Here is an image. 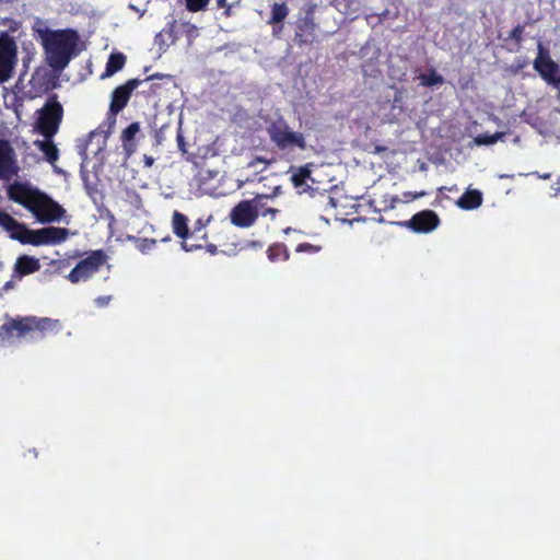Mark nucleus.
Returning <instances> with one entry per match:
<instances>
[{
  "label": "nucleus",
  "instance_id": "obj_2",
  "mask_svg": "<svg viewBox=\"0 0 560 560\" xmlns=\"http://www.w3.org/2000/svg\"><path fill=\"white\" fill-rule=\"evenodd\" d=\"M9 196L30 210L42 223L59 222L65 217L66 210L58 202L30 184H12Z\"/></svg>",
  "mask_w": 560,
  "mask_h": 560
},
{
  "label": "nucleus",
  "instance_id": "obj_22",
  "mask_svg": "<svg viewBox=\"0 0 560 560\" xmlns=\"http://www.w3.org/2000/svg\"><path fill=\"white\" fill-rule=\"evenodd\" d=\"M288 15V8L284 3H275L271 10L269 24L281 23Z\"/></svg>",
  "mask_w": 560,
  "mask_h": 560
},
{
  "label": "nucleus",
  "instance_id": "obj_14",
  "mask_svg": "<svg viewBox=\"0 0 560 560\" xmlns=\"http://www.w3.org/2000/svg\"><path fill=\"white\" fill-rule=\"evenodd\" d=\"M52 137H44L43 140H36L34 145L43 153L44 160L48 162L56 173H61V170L56 165L59 159V149L51 140Z\"/></svg>",
  "mask_w": 560,
  "mask_h": 560
},
{
  "label": "nucleus",
  "instance_id": "obj_35",
  "mask_svg": "<svg viewBox=\"0 0 560 560\" xmlns=\"http://www.w3.org/2000/svg\"><path fill=\"white\" fill-rule=\"evenodd\" d=\"M327 205H328L330 208H336V207H337V201H336V199H335V198H332V197H328Z\"/></svg>",
  "mask_w": 560,
  "mask_h": 560
},
{
  "label": "nucleus",
  "instance_id": "obj_28",
  "mask_svg": "<svg viewBox=\"0 0 560 560\" xmlns=\"http://www.w3.org/2000/svg\"><path fill=\"white\" fill-rule=\"evenodd\" d=\"M266 165H267V162H266L265 160H262V159H259V158H258V159H256V160H254V161H252V162L248 164V166H249V167H253V168H255V170H257L259 166H261V167L259 168V171H262V170L266 167Z\"/></svg>",
  "mask_w": 560,
  "mask_h": 560
},
{
  "label": "nucleus",
  "instance_id": "obj_42",
  "mask_svg": "<svg viewBox=\"0 0 560 560\" xmlns=\"http://www.w3.org/2000/svg\"><path fill=\"white\" fill-rule=\"evenodd\" d=\"M291 231H292V230H291L290 228H288V229H285V230H284V233H287V234H288V233H289V232H291Z\"/></svg>",
  "mask_w": 560,
  "mask_h": 560
},
{
  "label": "nucleus",
  "instance_id": "obj_26",
  "mask_svg": "<svg viewBox=\"0 0 560 560\" xmlns=\"http://www.w3.org/2000/svg\"><path fill=\"white\" fill-rule=\"evenodd\" d=\"M208 3L209 0H186V7L191 12L203 10Z\"/></svg>",
  "mask_w": 560,
  "mask_h": 560
},
{
  "label": "nucleus",
  "instance_id": "obj_33",
  "mask_svg": "<svg viewBox=\"0 0 560 560\" xmlns=\"http://www.w3.org/2000/svg\"><path fill=\"white\" fill-rule=\"evenodd\" d=\"M206 226V223L202 221V220H197L196 223H195V230L196 231H201L202 229H205Z\"/></svg>",
  "mask_w": 560,
  "mask_h": 560
},
{
  "label": "nucleus",
  "instance_id": "obj_24",
  "mask_svg": "<svg viewBox=\"0 0 560 560\" xmlns=\"http://www.w3.org/2000/svg\"><path fill=\"white\" fill-rule=\"evenodd\" d=\"M420 84L424 86H433L441 84L443 82V79L441 75L435 73L434 71L430 73H423L419 75Z\"/></svg>",
  "mask_w": 560,
  "mask_h": 560
},
{
  "label": "nucleus",
  "instance_id": "obj_19",
  "mask_svg": "<svg viewBox=\"0 0 560 560\" xmlns=\"http://www.w3.org/2000/svg\"><path fill=\"white\" fill-rule=\"evenodd\" d=\"M125 61L126 58L122 54H112L106 65V71L102 78L112 77L114 73L121 70Z\"/></svg>",
  "mask_w": 560,
  "mask_h": 560
},
{
  "label": "nucleus",
  "instance_id": "obj_31",
  "mask_svg": "<svg viewBox=\"0 0 560 560\" xmlns=\"http://www.w3.org/2000/svg\"><path fill=\"white\" fill-rule=\"evenodd\" d=\"M424 195H425L424 191H420L418 194L407 192L404 196H405L406 200L409 201L410 199H416V198L422 197Z\"/></svg>",
  "mask_w": 560,
  "mask_h": 560
},
{
  "label": "nucleus",
  "instance_id": "obj_39",
  "mask_svg": "<svg viewBox=\"0 0 560 560\" xmlns=\"http://www.w3.org/2000/svg\"><path fill=\"white\" fill-rule=\"evenodd\" d=\"M541 179H549L550 178V174L549 173H546V174H542L539 176Z\"/></svg>",
  "mask_w": 560,
  "mask_h": 560
},
{
  "label": "nucleus",
  "instance_id": "obj_34",
  "mask_svg": "<svg viewBox=\"0 0 560 560\" xmlns=\"http://www.w3.org/2000/svg\"><path fill=\"white\" fill-rule=\"evenodd\" d=\"M0 222L5 224L8 222H13V220L9 215H4L0 213Z\"/></svg>",
  "mask_w": 560,
  "mask_h": 560
},
{
  "label": "nucleus",
  "instance_id": "obj_32",
  "mask_svg": "<svg viewBox=\"0 0 560 560\" xmlns=\"http://www.w3.org/2000/svg\"><path fill=\"white\" fill-rule=\"evenodd\" d=\"M143 160H144V165L147 167H151L153 165V163H154V159L152 156H150V155H144Z\"/></svg>",
  "mask_w": 560,
  "mask_h": 560
},
{
  "label": "nucleus",
  "instance_id": "obj_15",
  "mask_svg": "<svg viewBox=\"0 0 560 560\" xmlns=\"http://www.w3.org/2000/svg\"><path fill=\"white\" fill-rule=\"evenodd\" d=\"M13 173H15L13 150L7 141L0 140V175L7 177Z\"/></svg>",
  "mask_w": 560,
  "mask_h": 560
},
{
  "label": "nucleus",
  "instance_id": "obj_27",
  "mask_svg": "<svg viewBox=\"0 0 560 560\" xmlns=\"http://www.w3.org/2000/svg\"><path fill=\"white\" fill-rule=\"evenodd\" d=\"M322 249L320 246H317V245H312V244H308V243H302V244H299L295 248V250L298 253H304V252H307V253H311V254H315V253H318L319 250Z\"/></svg>",
  "mask_w": 560,
  "mask_h": 560
},
{
  "label": "nucleus",
  "instance_id": "obj_16",
  "mask_svg": "<svg viewBox=\"0 0 560 560\" xmlns=\"http://www.w3.org/2000/svg\"><path fill=\"white\" fill-rule=\"evenodd\" d=\"M482 194L477 189H468L457 201L456 205L464 210H474L481 206Z\"/></svg>",
  "mask_w": 560,
  "mask_h": 560
},
{
  "label": "nucleus",
  "instance_id": "obj_3",
  "mask_svg": "<svg viewBox=\"0 0 560 560\" xmlns=\"http://www.w3.org/2000/svg\"><path fill=\"white\" fill-rule=\"evenodd\" d=\"M59 324L49 318H23L10 319L3 326L8 339L34 337L35 334L57 330Z\"/></svg>",
  "mask_w": 560,
  "mask_h": 560
},
{
  "label": "nucleus",
  "instance_id": "obj_23",
  "mask_svg": "<svg viewBox=\"0 0 560 560\" xmlns=\"http://www.w3.org/2000/svg\"><path fill=\"white\" fill-rule=\"evenodd\" d=\"M505 136L504 132H495L493 135H479L474 138V143L476 145H492L501 140Z\"/></svg>",
  "mask_w": 560,
  "mask_h": 560
},
{
  "label": "nucleus",
  "instance_id": "obj_13",
  "mask_svg": "<svg viewBox=\"0 0 560 560\" xmlns=\"http://www.w3.org/2000/svg\"><path fill=\"white\" fill-rule=\"evenodd\" d=\"M38 231V246L40 245H56L65 242L70 232L65 228H43Z\"/></svg>",
  "mask_w": 560,
  "mask_h": 560
},
{
  "label": "nucleus",
  "instance_id": "obj_21",
  "mask_svg": "<svg viewBox=\"0 0 560 560\" xmlns=\"http://www.w3.org/2000/svg\"><path fill=\"white\" fill-rule=\"evenodd\" d=\"M291 179L295 187H302L304 184H307L308 180H312V183L314 182L311 178V171L308 166L300 167L292 174Z\"/></svg>",
  "mask_w": 560,
  "mask_h": 560
},
{
  "label": "nucleus",
  "instance_id": "obj_5",
  "mask_svg": "<svg viewBox=\"0 0 560 560\" xmlns=\"http://www.w3.org/2000/svg\"><path fill=\"white\" fill-rule=\"evenodd\" d=\"M106 262V257L101 250L92 252L81 259L66 277L71 283L77 284L90 280Z\"/></svg>",
  "mask_w": 560,
  "mask_h": 560
},
{
  "label": "nucleus",
  "instance_id": "obj_1",
  "mask_svg": "<svg viewBox=\"0 0 560 560\" xmlns=\"http://www.w3.org/2000/svg\"><path fill=\"white\" fill-rule=\"evenodd\" d=\"M33 30L44 48L46 62L55 70L65 69L74 54L77 33L71 30H50L40 20L35 22Z\"/></svg>",
  "mask_w": 560,
  "mask_h": 560
},
{
  "label": "nucleus",
  "instance_id": "obj_12",
  "mask_svg": "<svg viewBox=\"0 0 560 560\" xmlns=\"http://www.w3.org/2000/svg\"><path fill=\"white\" fill-rule=\"evenodd\" d=\"M172 228H173V232L182 240H186L188 237V234H189L188 219L183 213H180L178 211H175L173 213ZM200 247H201L200 245H189L185 241L182 242V248L185 252H192Z\"/></svg>",
  "mask_w": 560,
  "mask_h": 560
},
{
  "label": "nucleus",
  "instance_id": "obj_36",
  "mask_svg": "<svg viewBox=\"0 0 560 560\" xmlns=\"http://www.w3.org/2000/svg\"><path fill=\"white\" fill-rule=\"evenodd\" d=\"M276 212H277V210H276V209L269 208V209H267L262 214H264V215H266V214H272V215H273Z\"/></svg>",
  "mask_w": 560,
  "mask_h": 560
},
{
  "label": "nucleus",
  "instance_id": "obj_9",
  "mask_svg": "<svg viewBox=\"0 0 560 560\" xmlns=\"http://www.w3.org/2000/svg\"><path fill=\"white\" fill-rule=\"evenodd\" d=\"M534 69L549 85L556 88L560 84V66L550 58L541 44H538V56L534 61Z\"/></svg>",
  "mask_w": 560,
  "mask_h": 560
},
{
  "label": "nucleus",
  "instance_id": "obj_10",
  "mask_svg": "<svg viewBox=\"0 0 560 560\" xmlns=\"http://www.w3.org/2000/svg\"><path fill=\"white\" fill-rule=\"evenodd\" d=\"M440 224L439 217L431 210H423L415 214L408 225L418 233H430Z\"/></svg>",
  "mask_w": 560,
  "mask_h": 560
},
{
  "label": "nucleus",
  "instance_id": "obj_4",
  "mask_svg": "<svg viewBox=\"0 0 560 560\" xmlns=\"http://www.w3.org/2000/svg\"><path fill=\"white\" fill-rule=\"evenodd\" d=\"M268 135L280 150H292L294 148L304 150L306 148L303 133L293 131L283 120L273 121L268 128Z\"/></svg>",
  "mask_w": 560,
  "mask_h": 560
},
{
  "label": "nucleus",
  "instance_id": "obj_18",
  "mask_svg": "<svg viewBox=\"0 0 560 560\" xmlns=\"http://www.w3.org/2000/svg\"><path fill=\"white\" fill-rule=\"evenodd\" d=\"M140 130L139 122L130 124L121 133V139L124 142V151L127 156H130L136 151V144L132 142L133 138Z\"/></svg>",
  "mask_w": 560,
  "mask_h": 560
},
{
  "label": "nucleus",
  "instance_id": "obj_8",
  "mask_svg": "<svg viewBox=\"0 0 560 560\" xmlns=\"http://www.w3.org/2000/svg\"><path fill=\"white\" fill-rule=\"evenodd\" d=\"M262 197L238 202L230 212L231 223L238 228H250L262 207Z\"/></svg>",
  "mask_w": 560,
  "mask_h": 560
},
{
  "label": "nucleus",
  "instance_id": "obj_11",
  "mask_svg": "<svg viewBox=\"0 0 560 560\" xmlns=\"http://www.w3.org/2000/svg\"><path fill=\"white\" fill-rule=\"evenodd\" d=\"M139 83L140 82L138 80L133 79L115 89L112 94L110 110L114 113L120 112L129 101L131 92L139 85Z\"/></svg>",
  "mask_w": 560,
  "mask_h": 560
},
{
  "label": "nucleus",
  "instance_id": "obj_30",
  "mask_svg": "<svg viewBox=\"0 0 560 560\" xmlns=\"http://www.w3.org/2000/svg\"><path fill=\"white\" fill-rule=\"evenodd\" d=\"M109 301H110V296H100L95 300V303L98 306H105L109 303Z\"/></svg>",
  "mask_w": 560,
  "mask_h": 560
},
{
  "label": "nucleus",
  "instance_id": "obj_6",
  "mask_svg": "<svg viewBox=\"0 0 560 560\" xmlns=\"http://www.w3.org/2000/svg\"><path fill=\"white\" fill-rule=\"evenodd\" d=\"M62 113V106L57 101L48 102L37 112L36 129L44 137H54L59 129Z\"/></svg>",
  "mask_w": 560,
  "mask_h": 560
},
{
  "label": "nucleus",
  "instance_id": "obj_29",
  "mask_svg": "<svg viewBox=\"0 0 560 560\" xmlns=\"http://www.w3.org/2000/svg\"><path fill=\"white\" fill-rule=\"evenodd\" d=\"M3 23L8 25V30L11 32H16L20 28V23L14 20H5Z\"/></svg>",
  "mask_w": 560,
  "mask_h": 560
},
{
  "label": "nucleus",
  "instance_id": "obj_25",
  "mask_svg": "<svg viewBox=\"0 0 560 560\" xmlns=\"http://www.w3.org/2000/svg\"><path fill=\"white\" fill-rule=\"evenodd\" d=\"M156 241L153 238H138L136 240V247L142 254H148L155 247Z\"/></svg>",
  "mask_w": 560,
  "mask_h": 560
},
{
  "label": "nucleus",
  "instance_id": "obj_38",
  "mask_svg": "<svg viewBox=\"0 0 560 560\" xmlns=\"http://www.w3.org/2000/svg\"><path fill=\"white\" fill-rule=\"evenodd\" d=\"M217 3L219 8H223L226 4V0H218Z\"/></svg>",
  "mask_w": 560,
  "mask_h": 560
},
{
  "label": "nucleus",
  "instance_id": "obj_7",
  "mask_svg": "<svg viewBox=\"0 0 560 560\" xmlns=\"http://www.w3.org/2000/svg\"><path fill=\"white\" fill-rule=\"evenodd\" d=\"M18 62V46L8 32L0 34V83L11 79Z\"/></svg>",
  "mask_w": 560,
  "mask_h": 560
},
{
  "label": "nucleus",
  "instance_id": "obj_41",
  "mask_svg": "<svg viewBox=\"0 0 560 560\" xmlns=\"http://www.w3.org/2000/svg\"><path fill=\"white\" fill-rule=\"evenodd\" d=\"M551 188L556 190V194L560 191V187H553L552 186Z\"/></svg>",
  "mask_w": 560,
  "mask_h": 560
},
{
  "label": "nucleus",
  "instance_id": "obj_40",
  "mask_svg": "<svg viewBox=\"0 0 560 560\" xmlns=\"http://www.w3.org/2000/svg\"><path fill=\"white\" fill-rule=\"evenodd\" d=\"M52 264H57V261H52ZM58 266H59V268H61L63 266V262L62 261H58Z\"/></svg>",
  "mask_w": 560,
  "mask_h": 560
},
{
  "label": "nucleus",
  "instance_id": "obj_20",
  "mask_svg": "<svg viewBox=\"0 0 560 560\" xmlns=\"http://www.w3.org/2000/svg\"><path fill=\"white\" fill-rule=\"evenodd\" d=\"M14 238L20 241L23 244H31L34 246H38V231L37 230H28V229H21L19 232H16L14 235Z\"/></svg>",
  "mask_w": 560,
  "mask_h": 560
},
{
  "label": "nucleus",
  "instance_id": "obj_37",
  "mask_svg": "<svg viewBox=\"0 0 560 560\" xmlns=\"http://www.w3.org/2000/svg\"><path fill=\"white\" fill-rule=\"evenodd\" d=\"M208 252L211 253V254H214L217 252V247L214 245H209L208 246Z\"/></svg>",
  "mask_w": 560,
  "mask_h": 560
},
{
  "label": "nucleus",
  "instance_id": "obj_17",
  "mask_svg": "<svg viewBox=\"0 0 560 560\" xmlns=\"http://www.w3.org/2000/svg\"><path fill=\"white\" fill-rule=\"evenodd\" d=\"M40 268L39 260L35 257L23 255L15 261V272L20 276H26L38 271Z\"/></svg>",
  "mask_w": 560,
  "mask_h": 560
}]
</instances>
